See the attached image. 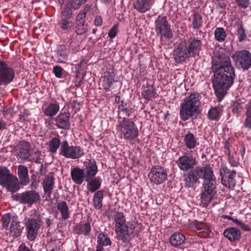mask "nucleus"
Masks as SVG:
<instances>
[{"label": "nucleus", "instance_id": "864d4df0", "mask_svg": "<svg viewBox=\"0 0 251 251\" xmlns=\"http://www.w3.org/2000/svg\"><path fill=\"white\" fill-rule=\"evenodd\" d=\"M29 113L27 110H24L19 115V120L21 122H25L28 121Z\"/></svg>", "mask_w": 251, "mask_h": 251}, {"label": "nucleus", "instance_id": "79ce46f5", "mask_svg": "<svg viewBox=\"0 0 251 251\" xmlns=\"http://www.w3.org/2000/svg\"><path fill=\"white\" fill-rule=\"evenodd\" d=\"M41 153L40 151H37L34 152H30V155L27 161L34 162L36 163L41 164Z\"/></svg>", "mask_w": 251, "mask_h": 251}, {"label": "nucleus", "instance_id": "ea45409f", "mask_svg": "<svg viewBox=\"0 0 251 251\" xmlns=\"http://www.w3.org/2000/svg\"><path fill=\"white\" fill-rule=\"evenodd\" d=\"M98 242L100 246H107L111 244V240L106 235L100 233L98 237Z\"/></svg>", "mask_w": 251, "mask_h": 251}, {"label": "nucleus", "instance_id": "58836bf2", "mask_svg": "<svg viewBox=\"0 0 251 251\" xmlns=\"http://www.w3.org/2000/svg\"><path fill=\"white\" fill-rule=\"evenodd\" d=\"M202 24V16L198 13L194 14L192 19V25L193 28L195 29H198L201 26Z\"/></svg>", "mask_w": 251, "mask_h": 251}, {"label": "nucleus", "instance_id": "20e7f679", "mask_svg": "<svg viewBox=\"0 0 251 251\" xmlns=\"http://www.w3.org/2000/svg\"><path fill=\"white\" fill-rule=\"evenodd\" d=\"M117 128L121 137L126 140H131L138 136V129L134 122L130 119L124 117L122 120H119Z\"/></svg>", "mask_w": 251, "mask_h": 251}, {"label": "nucleus", "instance_id": "de8ad7c7", "mask_svg": "<svg viewBox=\"0 0 251 251\" xmlns=\"http://www.w3.org/2000/svg\"><path fill=\"white\" fill-rule=\"evenodd\" d=\"M87 30V26L84 22H80L77 23L76 33L78 35H82L85 33Z\"/></svg>", "mask_w": 251, "mask_h": 251}, {"label": "nucleus", "instance_id": "a18cd8bd", "mask_svg": "<svg viewBox=\"0 0 251 251\" xmlns=\"http://www.w3.org/2000/svg\"><path fill=\"white\" fill-rule=\"evenodd\" d=\"M119 116L121 115H125L126 116H129L132 112V110L131 109H128L126 107V104H124V102L123 101H121V104L119 105ZM120 118V117L119 116Z\"/></svg>", "mask_w": 251, "mask_h": 251}, {"label": "nucleus", "instance_id": "4d7b16f0", "mask_svg": "<svg viewBox=\"0 0 251 251\" xmlns=\"http://www.w3.org/2000/svg\"><path fill=\"white\" fill-rule=\"evenodd\" d=\"M87 62L85 60H82L79 64L75 65L76 73L86 68Z\"/></svg>", "mask_w": 251, "mask_h": 251}, {"label": "nucleus", "instance_id": "c03bdc74", "mask_svg": "<svg viewBox=\"0 0 251 251\" xmlns=\"http://www.w3.org/2000/svg\"><path fill=\"white\" fill-rule=\"evenodd\" d=\"M215 39L219 41H223L225 40L226 34L225 30L221 27L216 29L215 31Z\"/></svg>", "mask_w": 251, "mask_h": 251}, {"label": "nucleus", "instance_id": "5fc2aeb1", "mask_svg": "<svg viewBox=\"0 0 251 251\" xmlns=\"http://www.w3.org/2000/svg\"><path fill=\"white\" fill-rule=\"evenodd\" d=\"M188 43L189 47H199L202 45L201 41L198 39H190Z\"/></svg>", "mask_w": 251, "mask_h": 251}, {"label": "nucleus", "instance_id": "052dcab7", "mask_svg": "<svg viewBox=\"0 0 251 251\" xmlns=\"http://www.w3.org/2000/svg\"><path fill=\"white\" fill-rule=\"evenodd\" d=\"M54 75L58 78H60L62 74V69L59 66H55L53 68Z\"/></svg>", "mask_w": 251, "mask_h": 251}, {"label": "nucleus", "instance_id": "1a4fd4ad", "mask_svg": "<svg viewBox=\"0 0 251 251\" xmlns=\"http://www.w3.org/2000/svg\"><path fill=\"white\" fill-rule=\"evenodd\" d=\"M155 31L157 35L164 36L168 38L172 36L171 27L165 16H158L155 22Z\"/></svg>", "mask_w": 251, "mask_h": 251}, {"label": "nucleus", "instance_id": "e2e57ef3", "mask_svg": "<svg viewBox=\"0 0 251 251\" xmlns=\"http://www.w3.org/2000/svg\"><path fill=\"white\" fill-rule=\"evenodd\" d=\"M228 159L229 163L232 166L236 167L238 165V162L230 154L229 151H228Z\"/></svg>", "mask_w": 251, "mask_h": 251}, {"label": "nucleus", "instance_id": "473e14b6", "mask_svg": "<svg viewBox=\"0 0 251 251\" xmlns=\"http://www.w3.org/2000/svg\"><path fill=\"white\" fill-rule=\"evenodd\" d=\"M59 106L57 103H50L45 109L44 113L49 116L55 115L59 111Z\"/></svg>", "mask_w": 251, "mask_h": 251}, {"label": "nucleus", "instance_id": "9d476101", "mask_svg": "<svg viewBox=\"0 0 251 251\" xmlns=\"http://www.w3.org/2000/svg\"><path fill=\"white\" fill-rule=\"evenodd\" d=\"M148 176L152 183L158 185L166 180L167 174L163 168L160 166H155L151 169Z\"/></svg>", "mask_w": 251, "mask_h": 251}, {"label": "nucleus", "instance_id": "393cba45", "mask_svg": "<svg viewBox=\"0 0 251 251\" xmlns=\"http://www.w3.org/2000/svg\"><path fill=\"white\" fill-rule=\"evenodd\" d=\"M85 176V180L88 182L98 172L97 165L94 161H90L88 166L84 170Z\"/></svg>", "mask_w": 251, "mask_h": 251}, {"label": "nucleus", "instance_id": "49530a36", "mask_svg": "<svg viewBox=\"0 0 251 251\" xmlns=\"http://www.w3.org/2000/svg\"><path fill=\"white\" fill-rule=\"evenodd\" d=\"M87 0H72L68 2V5H70L74 9H78L80 6L84 4Z\"/></svg>", "mask_w": 251, "mask_h": 251}, {"label": "nucleus", "instance_id": "4be33fe9", "mask_svg": "<svg viewBox=\"0 0 251 251\" xmlns=\"http://www.w3.org/2000/svg\"><path fill=\"white\" fill-rule=\"evenodd\" d=\"M71 175L74 182L78 185H80L83 180H85V172L83 170L78 167L72 169Z\"/></svg>", "mask_w": 251, "mask_h": 251}, {"label": "nucleus", "instance_id": "09e8293b", "mask_svg": "<svg viewBox=\"0 0 251 251\" xmlns=\"http://www.w3.org/2000/svg\"><path fill=\"white\" fill-rule=\"evenodd\" d=\"M245 126L251 129V100L247 108V118L245 122Z\"/></svg>", "mask_w": 251, "mask_h": 251}, {"label": "nucleus", "instance_id": "f3484780", "mask_svg": "<svg viewBox=\"0 0 251 251\" xmlns=\"http://www.w3.org/2000/svg\"><path fill=\"white\" fill-rule=\"evenodd\" d=\"M115 232L117 235V238L119 240H122L124 242H127L129 240V237L130 235L134 233L133 229L135 227L131 225L130 226H127L126 225L115 227Z\"/></svg>", "mask_w": 251, "mask_h": 251}, {"label": "nucleus", "instance_id": "69168bd1", "mask_svg": "<svg viewBox=\"0 0 251 251\" xmlns=\"http://www.w3.org/2000/svg\"><path fill=\"white\" fill-rule=\"evenodd\" d=\"M213 1L221 8H224L226 6L225 0H213Z\"/></svg>", "mask_w": 251, "mask_h": 251}, {"label": "nucleus", "instance_id": "e433bc0d", "mask_svg": "<svg viewBox=\"0 0 251 251\" xmlns=\"http://www.w3.org/2000/svg\"><path fill=\"white\" fill-rule=\"evenodd\" d=\"M91 230V226L89 223H86L85 224L77 226L76 231V233L78 234H85L89 235Z\"/></svg>", "mask_w": 251, "mask_h": 251}, {"label": "nucleus", "instance_id": "0e129e2a", "mask_svg": "<svg viewBox=\"0 0 251 251\" xmlns=\"http://www.w3.org/2000/svg\"><path fill=\"white\" fill-rule=\"evenodd\" d=\"M86 16V12L84 10L81 11L79 14L77 15L76 20V21L78 23H79L80 22H83L82 21Z\"/></svg>", "mask_w": 251, "mask_h": 251}, {"label": "nucleus", "instance_id": "338daca9", "mask_svg": "<svg viewBox=\"0 0 251 251\" xmlns=\"http://www.w3.org/2000/svg\"><path fill=\"white\" fill-rule=\"evenodd\" d=\"M58 55L59 57V60L61 62L65 61L67 59L66 54L64 53H62V51L60 50L58 51Z\"/></svg>", "mask_w": 251, "mask_h": 251}, {"label": "nucleus", "instance_id": "4c0bfd02", "mask_svg": "<svg viewBox=\"0 0 251 251\" xmlns=\"http://www.w3.org/2000/svg\"><path fill=\"white\" fill-rule=\"evenodd\" d=\"M115 227L122 226L126 225V220L124 214L122 212H117L114 215Z\"/></svg>", "mask_w": 251, "mask_h": 251}, {"label": "nucleus", "instance_id": "0eeeda50", "mask_svg": "<svg viewBox=\"0 0 251 251\" xmlns=\"http://www.w3.org/2000/svg\"><path fill=\"white\" fill-rule=\"evenodd\" d=\"M207 168V164L203 167H197L184 175V181L186 187H192L199 178H202Z\"/></svg>", "mask_w": 251, "mask_h": 251}, {"label": "nucleus", "instance_id": "4468645a", "mask_svg": "<svg viewBox=\"0 0 251 251\" xmlns=\"http://www.w3.org/2000/svg\"><path fill=\"white\" fill-rule=\"evenodd\" d=\"M236 172L234 170L230 171L226 167L223 168V171L221 172L222 176V183L226 187L233 188L236 185L235 176Z\"/></svg>", "mask_w": 251, "mask_h": 251}, {"label": "nucleus", "instance_id": "37998d69", "mask_svg": "<svg viewBox=\"0 0 251 251\" xmlns=\"http://www.w3.org/2000/svg\"><path fill=\"white\" fill-rule=\"evenodd\" d=\"M70 6L68 5V3H67L64 10L61 11V19H70L71 18L73 13Z\"/></svg>", "mask_w": 251, "mask_h": 251}, {"label": "nucleus", "instance_id": "c9c22d12", "mask_svg": "<svg viewBox=\"0 0 251 251\" xmlns=\"http://www.w3.org/2000/svg\"><path fill=\"white\" fill-rule=\"evenodd\" d=\"M221 110L220 108L216 107L211 108L208 111V116L211 120H218L220 116Z\"/></svg>", "mask_w": 251, "mask_h": 251}, {"label": "nucleus", "instance_id": "a878e982", "mask_svg": "<svg viewBox=\"0 0 251 251\" xmlns=\"http://www.w3.org/2000/svg\"><path fill=\"white\" fill-rule=\"evenodd\" d=\"M114 73H107L104 76L101 77L100 80L99 85L100 89L108 90L111 86L114 80Z\"/></svg>", "mask_w": 251, "mask_h": 251}, {"label": "nucleus", "instance_id": "7c9ffc66", "mask_svg": "<svg viewBox=\"0 0 251 251\" xmlns=\"http://www.w3.org/2000/svg\"><path fill=\"white\" fill-rule=\"evenodd\" d=\"M57 209L60 212L62 218L64 219H67L69 217L68 207L66 202L61 201L59 202L57 205Z\"/></svg>", "mask_w": 251, "mask_h": 251}, {"label": "nucleus", "instance_id": "f704fd0d", "mask_svg": "<svg viewBox=\"0 0 251 251\" xmlns=\"http://www.w3.org/2000/svg\"><path fill=\"white\" fill-rule=\"evenodd\" d=\"M60 145V140L58 138L54 137L52 138L49 144V151L51 153H56Z\"/></svg>", "mask_w": 251, "mask_h": 251}, {"label": "nucleus", "instance_id": "6ab92c4d", "mask_svg": "<svg viewBox=\"0 0 251 251\" xmlns=\"http://www.w3.org/2000/svg\"><path fill=\"white\" fill-rule=\"evenodd\" d=\"M18 156L23 160L27 161L30 156L31 148L29 144L25 141H21L18 146Z\"/></svg>", "mask_w": 251, "mask_h": 251}, {"label": "nucleus", "instance_id": "cd10ccee", "mask_svg": "<svg viewBox=\"0 0 251 251\" xmlns=\"http://www.w3.org/2000/svg\"><path fill=\"white\" fill-rule=\"evenodd\" d=\"M225 237L227 238L230 241H234L239 240L240 237L239 230L234 228H230L226 229L224 232Z\"/></svg>", "mask_w": 251, "mask_h": 251}, {"label": "nucleus", "instance_id": "ddd939ff", "mask_svg": "<svg viewBox=\"0 0 251 251\" xmlns=\"http://www.w3.org/2000/svg\"><path fill=\"white\" fill-rule=\"evenodd\" d=\"M198 53L199 48H176L174 51V56L175 61L179 63Z\"/></svg>", "mask_w": 251, "mask_h": 251}, {"label": "nucleus", "instance_id": "a211bd4d", "mask_svg": "<svg viewBox=\"0 0 251 251\" xmlns=\"http://www.w3.org/2000/svg\"><path fill=\"white\" fill-rule=\"evenodd\" d=\"M153 3V0H133V6L139 13L150 10Z\"/></svg>", "mask_w": 251, "mask_h": 251}, {"label": "nucleus", "instance_id": "f03ea898", "mask_svg": "<svg viewBox=\"0 0 251 251\" xmlns=\"http://www.w3.org/2000/svg\"><path fill=\"white\" fill-rule=\"evenodd\" d=\"M201 98L200 94L192 93L184 98L180 108V116L183 121H186L190 118L196 119L197 117L200 113Z\"/></svg>", "mask_w": 251, "mask_h": 251}, {"label": "nucleus", "instance_id": "f8f14e48", "mask_svg": "<svg viewBox=\"0 0 251 251\" xmlns=\"http://www.w3.org/2000/svg\"><path fill=\"white\" fill-rule=\"evenodd\" d=\"M232 58L235 62H239L244 70H248L251 66V53L247 50L236 52L232 55Z\"/></svg>", "mask_w": 251, "mask_h": 251}, {"label": "nucleus", "instance_id": "9b49d317", "mask_svg": "<svg viewBox=\"0 0 251 251\" xmlns=\"http://www.w3.org/2000/svg\"><path fill=\"white\" fill-rule=\"evenodd\" d=\"M14 199L19 201L20 202L31 205L34 203L39 202L40 196L39 193L35 191L31 190L13 196Z\"/></svg>", "mask_w": 251, "mask_h": 251}, {"label": "nucleus", "instance_id": "603ef678", "mask_svg": "<svg viewBox=\"0 0 251 251\" xmlns=\"http://www.w3.org/2000/svg\"><path fill=\"white\" fill-rule=\"evenodd\" d=\"M197 230L200 232H205L208 233L209 231V227L205 224L201 223L196 226Z\"/></svg>", "mask_w": 251, "mask_h": 251}, {"label": "nucleus", "instance_id": "3c124183", "mask_svg": "<svg viewBox=\"0 0 251 251\" xmlns=\"http://www.w3.org/2000/svg\"><path fill=\"white\" fill-rule=\"evenodd\" d=\"M237 34L239 36V40L241 41L244 40L246 37L244 29L242 25L238 24L237 25Z\"/></svg>", "mask_w": 251, "mask_h": 251}, {"label": "nucleus", "instance_id": "aec40b11", "mask_svg": "<svg viewBox=\"0 0 251 251\" xmlns=\"http://www.w3.org/2000/svg\"><path fill=\"white\" fill-rule=\"evenodd\" d=\"M54 184V178L52 174H49L43 180L42 183L45 195L47 196L46 199L50 197Z\"/></svg>", "mask_w": 251, "mask_h": 251}, {"label": "nucleus", "instance_id": "774afa93", "mask_svg": "<svg viewBox=\"0 0 251 251\" xmlns=\"http://www.w3.org/2000/svg\"><path fill=\"white\" fill-rule=\"evenodd\" d=\"M94 197L96 198L97 199H100V200H103V192L101 190H99L97 191L94 195Z\"/></svg>", "mask_w": 251, "mask_h": 251}, {"label": "nucleus", "instance_id": "423d86ee", "mask_svg": "<svg viewBox=\"0 0 251 251\" xmlns=\"http://www.w3.org/2000/svg\"><path fill=\"white\" fill-rule=\"evenodd\" d=\"M27 238L30 241H34L36 238L42 222L40 218H32L25 217L24 219Z\"/></svg>", "mask_w": 251, "mask_h": 251}, {"label": "nucleus", "instance_id": "a19ab883", "mask_svg": "<svg viewBox=\"0 0 251 251\" xmlns=\"http://www.w3.org/2000/svg\"><path fill=\"white\" fill-rule=\"evenodd\" d=\"M74 26V23L70 19H61L60 23V28L64 30H69Z\"/></svg>", "mask_w": 251, "mask_h": 251}, {"label": "nucleus", "instance_id": "13d9d810", "mask_svg": "<svg viewBox=\"0 0 251 251\" xmlns=\"http://www.w3.org/2000/svg\"><path fill=\"white\" fill-rule=\"evenodd\" d=\"M232 221L235 224L240 226L243 230L245 231L249 230V227L237 219H233Z\"/></svg>", "mask_w": 251, "mask_h": 251}, {"label": "nucleus", "instance_id": "bf43d9fd", "mask_svg": "<svg viewBox=\"0 0 251 251\" xmlns=\"http://www.w3.org/2000/svg\"><path fill=\"white\" fill-rule=\"evenodd\" d=\"M236 1L240 7L246 8L249 5L250 0H236Z\"/></svg>", "mask_w": 251, "mask_h": 251}, {"label": "nucleus", "instance_id": "b1692460", "mask_svg": "<svg viewBox=\"0 0 251 251\" xmlns=\"http://www.w3.org/2000/svg\"><path fill=\"white\" fill-rule=\"evenodd\" d=\"M17 174L22 185H26L29 183V178L27 167L24 165H19L18 168Z\"/></svg>", "mask_w": 251, "mask_h": 251}, {"label": "nucleus", "instance_id": "39448f33", "mask_svg": "<svg viewBox=\"0 0 251 251\" xmlns=\"http://www.w3.org/2000/svg\"><path fill=\"white\" fill-rule=\"evenodd\" d=\"M10 224L9 233L10 235L16 238L20 236L24 227L22 226L18 221L17 216L11 215L9 213L4 215L2 217V226L7 229L9 224Z\"/></svg>", "mask_w": 251, "mask_h": 251}, {"label": "nucleus", "instance_id": "bb28decb", "mask_svg": "<svg viewBox=\"0 0 251 251\" xmlns=\"http://www.w3.org/2000/svg\"><path fill=\"white\" fill-rule=\"evenodd\" d=\"M185 237L179 232H175L170 238V242L174 247H177L184 243Z\"/></svg>", "mask_w": 251, "mask_h": 251}, {"label": "nucleus", "instance_id": "c85d7f7f", "mask_svg": "<svg viewBox=\"0 0 251 251\" xmlns=\"http://www.w3.org/2000/svg\"><path fill=\"white\" fill-rule=\"evenodd\" d=\"M156 92L152 85H148L143 87L142 95L147 100H151L155 97Z\"/></svg>", "mask_w": 251, "mask_h": 251}, {"label": "nucleus", "instance_id": "7ed1b4c3", "mask_svg": "<svg viewBox=\"0 0 251 251\" xmlns=\"http://www.w3.org/2000/svg\"><path fill=\"white\" fill-rule=\"evenodd\" d=\"M202 178L203 179V183L201 199L203 206H206L215 194L216 184V177L209 164H207V168H206Z\"/></svg>", "mask_w": 251, "mask_h": 251}, {"label": "nucleus", "instance_id": "6e6552de", "mask_svg": "<svg viewBox=\"0 0 251 251\" xmlns=\"http://www.w3.org/2000/svg\"><path fill=\"white\" fill-rule=\"evenodd\" d=\"M83 150L79 146H69L68 141H63L61 146L60 154L66 158L77 159L83 155Z\"/></svg>", "mask_w": 251, "mask_h": 251}, {"label": "nucleus", "instance_id": "2f4dec72", "mask_svg": "<svg viewBox=\"0 0 251 251\" xmlns=\"http://www.w3.org/2000/svg\"><path fill=\"white\" fill-rule=\"evenodd\" d=\"M13 175L10 174L9 170L6 167H0V185L3 184Z\"/></svg>", "mask_w": 251, "mask_h": 251}, {"label": "nucleus", "instance_id": "c756f323", "mask_svg": "<svg viewBox=\"0 0 251 251\" xmlns=\"http://www.w3.org/2000/svg\"><path fill=\"white\" fill-rule=\"evenodd\" d=\"M184 143L187 148L194 149L196 147L197 142L194 135L192 133H187L184 137Z\"/></svg>", "mask_w": 251, "mask_h": 251}, {"label": "nucleus", "instance_id": "412c9836", "mask_svg": "<svg viewBox=\"0 0 251 251\" xmlns=\"http://www.w3.org/2000/svg\"><path fill=\"white\" fill-rule=\"evenodd\" d=\"M69 117L70 114L68 113L59 114L55 118V125L59 128L69 129L70 127Z\"/></svg>", "mask_w": 251, "mask_h": 251}, {"label": "nucleus", "instance_id": "8fccbe9b", "mask_svg": "<svg viewBox=\"0 0 251 251\" xmlns=\"http://www.w3.org/2000/svg\"><path fill=\"white\" fill-rule=\"evenodd\" d=\"M243 108V102L240 100L235 101L233 105L232 110L233 112L237 113Z\"/></svg>", "mask_w": 251, "mask_h": 251}, {"label": "nucleus", "instance_id": "680f3d73", "mask_svg": "<svg viewBox=\"0 0 251 251\" xmlns=\"http://www.w3.org/2000/svg\"><path fill=\"white\" fill-rule=\"evenodd\" d=\"M102 200L100 199H97L96 198L94 197L93 199V202L94 205L96 209H100L101 208L102 206Z\"/></svg>", "mask_w": 251, "mask_h": 251}, {"label": "nucleus", "instance_id": "6e6d98bb", "mask_svg": "<svg viewBox=\"0 0 251 251\" xmlns=\"http://www.w3.org/2000/svg\"><path fill=\"white\" fill-rule=\"evenodd\" d=\"M118 27H119L118 24H116L109 30V32H108V36L110 38H113L116 36L118 31Z\"/></svg>", "mask_w": 251, "mask_h": 251}, {"label": "nucleus", "instance_id": "2eb2a0df", "mask_svg": "<svg viewBox=\"0 0 251 251\" xmlns=\"http://www.w3.org/2000/svg\"><path fill=\"white\" fill-rule=\"evenodd\" d=\"M176 163L180 170L186 172L193 170L197 161L196 158L191 155H183L178 159Z\"/></svg>", "mask_w": 251, "mask_h": 251}, {"label": "nucleus", "instance_id": "5701e85b", "mask_svg": "<svg viewBox=\"0 0 251 251\" xmlns=\"http://www.w3.org/2000/svg\"><path fill=\"white\" fill-rule=\"evenodd\" d=\"M1 185L5 187L8 191L12 193L16 192L20 188L18 178L14 176H11V177H10Z\"/></svg>", "mask_w": 251, "mask_h": 251}, {"label": "nucleus", "instance_id": "dca6fc26", "mask_svg": "<svg viewBox=\"0 0 251 251\" xmlns=\"http://www.w3.org/2000/svg\"><path fill=\"white\" fill-rule=\"evenodd\" d=\"M14 72L3 61H0V85L7 84L13 79Z\"/></svg>", "mask_w": 251, "mask_h": 251}, {"label": "nucleus", "instance_id": "f257e3e1", "mask_svg": "<svg viewBox=\"0 0 251 251\" xmlns=\"http://www.w3.org/2000/svg\"><path fill=\"white\" fill-rule=\"evenodd\" d=\"M212 67L214 72L213 86L217 97L221 100L233 83L235 77L234 69L229 56L225 53H220L213 58Z\"/></svg>", "mask_w": 251, "mask_h": 251}, {"label": "nucleus", "instance_id": "72a5a7b5", "mask_svg": "<svg viewBox=\"0 0 251 251\" xmlns=\"http://www.w3.org/2000/svg\"><path fill=\"white\" fill-rule=\"evenodd\" d=\"M89 181L87 188L90 192H94L100 188L101 181L99 178H95Z\"/></svg>", "mask_w": 251, "mask_h": 251}]
</instances>
